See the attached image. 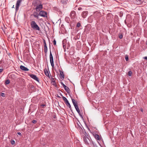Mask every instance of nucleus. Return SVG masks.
Instances as JSON below:
<instances>
[{
  "label": "nucleus",
  "instance_id": "nucleus-40",
  "mask_svg": "<svg viewBox=\"0 0 147 147\" xmlns=\"http://www.w3.org/2000/svg\"><path fill=\"white\" fill-rule=\"evenodd\" d=\"M98 132H97L96 131H94L92 133V134L93 135L94 133H95V134H98Z\"/></svg>",
  "mask_w": 147,
  "mask_h": 147
},
{
  "label": "nucleus",
  "instance_id": "nucleus-31",
  "mask_svg": "<svg viewBox=\"0 0 147 147\" xmlns=\"http://www.w3.org/2000/svg\"><path fill=\"white\" fill-rule=\"evenodd\" d=\"M53 44L54 45H55L56 44V41L55 39H54L53 41Z\"/></svg>",
  "mask_w": 147,
  "mask_h": 147
},
{
  "label": "nucleus",
  "instance_id": "nucleus-32",
  "mask_svg": "<svg viewBox=\"0 0 147 147\" xmlns=\"http://www.w3.org/2000/svg\"><path fill=\"white\" fill-rule=\"evenodd\" d=\"M37 121L36 120H33L32 121V122L34 124H35L37 123Z\"/></svg>",
  "mask_w": 147,
  "mask_h": 147
},
{
  "label": "nucleus",
  "instance_id": "nucleus-5",
  "mask_svg": "<svg viewBox=\"0 0 147 147\" xmlns=\"http://www.w3.org/2000/svg\"><path fill=\"white\" fill-rule=\"evenodd\" d=\"M38 15L43 17H47V13L43 11H40Z\"/></svg>",
  "mask_w": 147,
  "mask_h": 147
},
{
  "label": "nucleus",
  "instance_id": "nucleus-29",
  "mask_svg": "<svg viewBox=\"0 0 147 147\" xmlns=\"http://www.w3.org/2000/svg\"><path fill=\"white\" fill-rule=\"evenodd\" d=\"M125 58L126 61H128L129 60L128 56L127 55H125Z\"/></svg>",
  "mask_w": 147,
  "mask_h": 147
},
{
  "label": "nucleus",
  "instance_id": "nucleus-44",
  "mask_svg": "<svg viewBox=\"0 0 147 147\" xmlns=\"http://www.w3.org/2000/svg\"><path fill=\"white\" fill-rule=\"evenodd\" d=\"M75 107V109H76V110L77 109H78L79 108L78 105L76 106V107Z\"/></svg>",
  "mask_w": 147,
  "mask_h": 147
},
{
  "label": "nucleus",
  "instance_id": "nucleus-16",
  "mask_svg": "<svg viewBox=\"0 0 147 147\" xmlns=\"http://www.w3.org/2000/svg\"><path fill=\"white\" fill-rule=\"evenodd\" d=\"M93 136L94 137V138L97 140H100V137L98 135V134H95V133H94L93 134Z\"/></svg>",
  "mask_w": 147,
  "mask_h": 147
},
{
  "label": "nucleus",
  "instance_id": "nucleus-46",
  "mask_svg": "<svg viewBox=\"0 0 147 147\" xmlns=\"http://www.w3.org/2000/svg\"><path fill=\"white\" fill-rule=\"evenodd\" d=\"M3 69V68H1V73L2 71L4 69Z\"/></svg>",
  "mask_w": 147,
  "mask_h": 147
},
{
  "label": "nucleus",
  "instance_id": "nucleus-21",
  "mask_svg": "<svg viewBox=\"0 0 147 147\" xmlns=\"http://www.w3.org/2000/svg\"><path fill=\"white\" fill-rule=\"evenodd\" d=\"M68 1V0H61V2L63 4H66L67 3Z\"/></svg>",
  "mask_w": 147,
  "mask_h": 147
},
{
  "label": "nucleus",
  "instance_id": "nucleus-48",
  "mask_svg": "<svg viewBox=\"0 0 147 147\" xmlns=\"http://www.w3.org/2000/svg\"><path fill=\"white\" fill-rule=\"evenodd\" d=\"M67 86L66 85H65L64 86H63L64 88V89H65V88H66L67 87Z\"/></svg>",
  "mask_w": 147,
  "mask_h": 147
},
{
  "label": "nucleus",
  "instance_id": "nucleus-27",
  "mask_svg": "<svg viewBox=\"0 0 147 147\" xmlns=\"http://www.w3.org/2000/svg\"><path fill=\"white\" fill-rule=\"evenodd\" d=\"M132 74V71H128V75L129 76H131Z\"/></svg>",
  "mask_w": 147,
  "mask_h": 147
},
{
  "label": "nucleus",
  "instance_id": "nucleus-24",
  "mask_svg": "<svg viewBox=\"0 0 147 147\" xmlns=\"http://www.w3.org/2000/svg\"><path fill=\"white\" fill-rule=\"evenodd\" d=\"M65 90L69 94V93H70V90L69 88L68 87H67L66 88H65Z\"/></svg>",
  "mask_w": 147,
  "mask_h": 147
},
{
  "label": "nucleus",
  "instance_id": "nucleus-6",
  "mask_svg": "<svg viewBox=\"0 0 147 147\" xmlns=\"http://www.w3.org/2000/svg\"><path fill=\"white\" fill-rule=\"evenodd\" d=\"M28 75L32 78L39 82V80L36 75L33 74H28Z\"/></svg>",
  "mask_w": 147,
  "mask_h": 147
},
{
  "label": "nucleus",
  "instance_id": "nucleus-51",
  "mask_svg": "<svg viewBox=\"0 0 147 147\" xmlns=\"http://www.w3.org/2000/svg\"><path fill=\"white\" fill-rule=\"evenodd\" d=\"M53 118H56V116L55 115L53 116Z\"/></svg>",
  "mask_w": 147,
  "mask_h": 147
},
{
  "label": "nucleus",
  "instance_id": "nucleus-49",
  "mask_svg": "<svg viewBox=\"0 0 147 147\" xmlns=\"http://www.w3.org/2000/svg\"><path fill=\"white\" fill-rule=\"evenodd\" d=\"M67 86L66 85H65L64 86H63L64 88V89H65V88H66L67 87Z\"/></svg>",
  "mask_w": 147,
  "mask_h": 147
},
{
  "label": "nucleus",
  "instance_id": "nucleus-53",
  "mask_svg": "<svg viewBox=\"0 0 147 147\" xmlns=\"http://www.w3.org/2000/svg\"><path fill=\"white\" fill-rule=\"evenodd\" d=\"M60 95H61V96H62V97H63V95H62V94H61L60 93Z\"/></svg>",
  "mask_w": 147,
  "mask_h": 147
},
{
  "label": "nucleus",
  "instance_id": "nucleus-11",
  "mask_svg": "<svg viewBox=\"0 0 147 147\" xmlns=\"http://www.w3.org/2000/svg\"><path fill=\"white\" fill-rule=\"evenodd\" d=\"M59 71L60 74L59 75L60 78L61 79L63 80L65 77L63 72L62 71H61L60 70H59Z\"/></svg>",
  "mask_w": 147,
  "mask_h": 147
},
{
  "label": "nucleus",
  "instance_id": "nucleus-13",
  "mask_svg": "<svg viewBox=\"0 0 147 147\" xmlns=\"http://www.w3.org/2000/svg\"><path fill=\"white\" fill-rule=\"evenodd\" d=\"M20 68L21 69L25 71H28L29 70V69L28 68L22 65L20 66Z\"/></svg>",
  "mask_w": 147,
  "mask_h": 147
},
{
  "label": "nucleus",
  "instance_id": "nucleus-34",
  "mask_svg": "<svg viewBox=\"0 0 147 147\" xmlns=\"http://www.w3.org/2000/svg\"><path fill=\"white\" fill-rule=\"evenodd\" d=\"M1 96L3 97H5V94L4 93H2L1 94Z\"/></svg>",
  "mask_w": 147,
  "mask_h": 147
},
{
  "label": "nucleus",
  "instance_id": "nucleus-17",
  "mask_svg": "<svg viewBox=\"0 0 147 147\" xmlns=\"http://www.w3.org/2000/svg\"><path fill=\"white\" fill-rule=\"evenodd\" d=\"M51 83L53 85L55 86V87L57 86L55 81L54 80V79L53 78H51Z\"/></svg>",
  "mask_w": 147,
  "mask_h": 147
},
{
  "label": "nucleus",
  "instance_id": "nucleus-56",
  "mask_svg": "<svg viewBox=\"0 0 147 147\" xmlns=\"http://www.w3.org/2000/svg\"><path fill=\"white\" fill-rule=\"evenodd\" d=\"M12 8H14V5H13Z\"/></svg>",
  "mask_w": 147,
  "mask_h": 147
},
{
  "label": "nucleus",
  "instance_id": "nucleus-12",
  "mask_svg": "<svg viewBox=\"0 0 147 147\" xmlns=\"http://www.w3.org/2000/svg\"><path fill=\"white\" fill-rule=\"evenodd\" d=\"M88 14V12L86 11H85L82 12L81 15L83 18H85L87 16Z\"/></svg>",
  "mask_w": 147,
  "mask_h": 147
},
{
  "label": "nucleus",
  "instance_id": "nucleus-20",
  "mask_svg": "<svg viewBox=\"0 0 147 147\" xmlns=\"http://www.w3.org/2000/svg\"><path fill=\"white\" fill-rule=\"evenodd\" d=\"M76 111L78 112V113L80 115V117L82 118L83 119V116L82 115V113H81V112L80 111L79 109V108L78 109H77L76 110Z\"/></svg>",
  "mask_w": 147,
  "mask_h": 147
},
{
  "label": "nucleus",
  "instance_id": "nucleus-41",
  "mask_svg": "<svg viewBox=\"0 0 147 147\" xmlns=\"http://www.w3.org/2000/svg\"><path fill=\"white\" fill-rule=\"evenodd\" d=\"M40 106H42V108H44V107H46V105H45V104H42V105H41Z\"/></svg>",
  "mask_w": 147,
  "mask_h": 147
},
{
  "label": "nucleus",
  "instance_id": "nucleus-28",
  "mask_svg": "<svg viewBox=\"0 0 147 147\" xmlns=\"http://www.w3.org/2000/svg\"><path fill=\"white\" fill-rule=\"evenodd\" d=\"M123 14V13L122 11H120L119 12V16L120 17H121L122 16Z\"/></svg>",
  "mask_w": 147,
  "mask_h": 147
},
{
  "label": "nucleus",
  "instance_id": "nucleus-25",
  "mask_svg": "<svg viewBox=\"0 0 147 147\" xmlns=\"http://www.w3.org/2000/svg\"><path fill=\"white\" fill-rule=\"evenodd\" d=\"M2 47L3 50V52H4V51H5L6 52V47L4 45V44L3 45V46H2Z\"/></svg>",
  "mask_w": 147,
  "mask_h": 147
},
{
  "label": "nucleus",
  "instance_id": "nucleus-55",
  "mask_svg": "<svg viewBox=\"0 0 147 147\" xmlns=\"http://www.w3.org/2000/svg\"><path fill=\"white\" fill-rule=\"evenodd\" d=\"M125 23L126 24V20H125Z\"/></svg>",
  "mask_w": 147,
  "mask_h": 147
},
{
  "label": "nucleus",
  "instance_id": "nucleus-10",
  "mask_svg": "<svg viewBox=\"0 0 147 147\" xmlns=\"http://www.w3.org/2000/svg\"><path fill=\"white\" fill-rule=\"evenodd\" d=\"M70 16L72 19H74L76 18V15L75 11H72L70 13Z\"/></svg>",
  "mask_w": 147,
  "mask_h": 147
},
{
  "label": "nucleus",
  "instance_id": "nucleus-14",
  "mask_svg": "<svg viewBox=\"0 0 147 147\" xmlns=\"http://www.w3.org/2000/svg\"><path fill=\"white\" fill-rule=\"evenodd\" d=\"M84 135L83 136V138H87L89 141H90V140L89 139V136L88 134L86 132V131H85L84 132Z\"/></svg>",
  "mask_w": 147,
  "mask_h": 147
},
{
  "label": "nucleus",
  "instance_id": "nucleus-4",
  "mask_svg": "<svg viewBox=\"0 0 147 147\" xmlns=\"http://www.w3.org/2000/svg\"><path fill=\"white\" fill-rule=\"evenodd\" d=\"M6 62H5L3 61L2 59L1 60V67L3 68V69L7 68V65L6 63Z\"/></svg>",
  "mask_w": 147,
  "mask_h": 147
},
{
  "label": "nucleus",
  "instance_id": "nucleus-36",
  "mask_svg": "<svg viewBox=\"0 0 147 147\" xmlns=\"http://www.w3.org/2000/svg\"><path fill=\"white\" fill-rule=\"evenodd\" d=\"M11 143L12 145H13L15 144V142L13 140L11 141Z\"/></svg>",
  "mask_w": 147,
  "mask_h": 147
},
{
  "label": "nucleus",
  "instance_id": "nucleus-23",
  "mask_svg": "<svg viewBox=\"0 0 147 147\" xmlns=\"http://www.w3.org/2000/svg\"><path fill=\"white\" fill-rule=\"evenodd\" d=\"M47 46H44V51L45 53H46L47 51Z\"/></svg>",
  "mask_w": 147,
  "mask_h": 147
},
{
  "label": "nucleus",
  "instance_id": "nucleus-7",
  "mask_svg": "<svg viewBox=\"0 0 147 147\" xmlns=\"http://www.w3.org/2000/svg\"><path fill=\"white\" fill-rule=\"evenodd\" d=\"M22 0H18L16 5V11H18L19 9V6L20 5V4L21 3V2L22 1Z\"/></svg>",
  "mask_w": 147,
  "mask_h": 147
},
{
  "label": "nucleus",
  "instance_id": "nucleus-1",
  "mask_svg": "<svg viewBox=\"0 0 147 147\" xmlns=\"http://www.w3.org/2000/svg\"><path fill=\"white\" fill-rule=\"evenodd\" d=\"M30 24L31 28L33 30L39 31L40 30V28L35 21H32L30 22Z\"/></svg>",
  "mask_w": 147,
  "mask_h": 147
},
{
  "label": "nucleus",
  "instance_id": "nucleus-58",
  "mask_svg": "<svg viewBox=\"0 0 147 147\" xmlns=\"http://www.w3.org/2000/svg\"><path fill=\"white\" fill-rule=\"evenodd\" d=\"M95 128V129H96V127Z\"/></svg>",
  "mask_w": 147,
  "mask_h": 147
},
{
  "label": "nucleus",
  "instance_id": "nucleus-59",
  "mask_svg": "<svg viewBox=\"0 0 147 147\" xmlns=\"http://www.w3.org/2000/svg\"><path fill=\"white\" fill-rule=\"evenodd\" d=\"M9 147V146H8V147Z\"/></svg>",
  "mask_w": 147,
  "mask_h": 147
},
{
  "label": "nucleus",
  "instance_id": "nucleus-47",
  "mask_svg": "<svg viewBox=\"0 0 147 147\" xmlns=\"http://www.w3.org/2000/svg\"><path fill=\"white\" fill-rule=\"evenodd\" d=\"M63 48L65 49L66 48V46H65L64 45V44L63 43Z\"/></svg>",
  "mask_w": 147,
  "mask_h": 147
},
{
  "label": "nucleus",
  "instance_id": "nucleus-52",
  "mask_svg": "<svg viewBox=\"0 0 147 147\" xmlns=\"http://www.w3.org/2000/svg\"><path fill=\"white\" fill-rule=\"evenodd\" d=\"M140 110H141V111L142 112L143 111V109L142 108Z\"/></svg>",
  "mask_w": 147,
  "mask_h": 147
},
{
  "label": "nucleus",
  "instance_id": "nucleus-19",
  "mask_svg": "<svg viewBox=\"0 0 147 147\" xmlns=\"http://www.w3.org/2000/svg\"><path fill=\"white\" fill-rule=\"evenodd\" d=\"M87 139V138H84L83 140L85 143V144H86L88 145V146H89V143L88 142V141Z\"/></svg>",
  "mask_w": 147,
  "mask_h": 147
},
{
  "label": "nucleus",
  "instance_id": "nucleus-37",
  "mask_svg": "<svg viewBox=\"0 0 147 147\" xmlns=\"http://www.w3.org/2000/svg\"><path fill=\"white\" fill-rule=\"evenodd\" d=\"M123 35L122 34H121L120 35H119V38L120 39H121L123 38Z\"/></svg>",
  "mask_w": 147,
  "mask_h": 147
},
{
  "label": "nucleus",
  "instance_id": "nucleus-35",
  "mask_svg": "<svg viewBox=\"0 0 147 147\" xmlns=\"http://www.w3.org/2000/svg\"><path fill=\"white\" fill-rule=\"evenodd\" d=\"M91 144H92V145H93L94 146H95L96 145V144H95V143H94V142L92 140H91Z\"/></svg>",
  "mask_w": 147,
  "mask_h": 147
},
{
  "label": "nucleus",
  "instance_id": "nucleus-30",
  "mask_svg": "<svg viewBox=\"0 0 147 147\" xmlns=\"http://www.w3.org/2000/svg\"><path fill=\"white\" fill-rule=\"evenodd\" d=\"M3 24V26H4V27H2L1 28L2 29V30H3V31L4 32V33L5 34V27L4 25Z\"/></svg>",
  "mask_w": 147,
  "mask_h": 147
},
{
  "label": "nucleus",
  "instance_id": "nucleus-26",
  "mask_svg": "<svg viewBox=\"0 0 147 147\" xmlns=\"http://www.w3.org/2000/svg\"><path fill=\"white\" fill-rule=\"evenodd\" d=\"M10 82V80H7L5 81V85H7L9 84Z\"/></svg>",
  "mask_w": 147,
  "mask_h": 147
},
{
  "label": "nucleus",
  "instance_id": "nucleus-33",
  "mask_svg": "<svg viewBox=\"0 0 147 147\" xmlns=\"http://www.w3.org/2000/svg\"><path fill=\"white\" fill-rule=\"evenodd\" d=\"M77 27H80V26H81V24H80V23H79V22H78L77 24Z\"/></svg>",
  "mask_w": 147,
  "mask_h": 147
},
{
  "label": "nucleus",
  "instance_id": "nucleus-50",
  "mask_svg": "<svg viewBox=\"0 0 147 147\" xmlns=\"http://www.w3.org/2000/svg\"><path fill=\"white\" fill-rule=\"evenodd\" d=\"M144 58L146 60H147V57H144Z\"/></svg>",
  "mask_w": 147,
  "mask_h": 147
},
{
  "label": "nucleus",
  "instance_id": "nucleus-18",
  "mask_svg": "<svg viewBox=\"0 0 147 147\" xmlns=\"http://www.w3.org/2000/svg\"><path fill=\"white\" fill-rule=\"evenodd\" d=\"M44 72L45 73V74L46 75V76L49 77V78H50L49 75L48 73V72L46 68H45L44 69Z\"/></svg>",
  "mask_w": 147,
  "mask_h": 147
},
{
  "label": "nucleus",
  "instance_id": "nucleus-42",
  "mask_svg": "<svg viewBox=\"0 0 147 147\" xmlns=\"http://www.w3.org/2000/svg\"><path fill=\"white\" fill-rule=\"evenodd\" d=\"M78 9L79 11H80L82 9V8L81 7H79L78 8Z\"/></svg>",
  "mask_w": 147,
  "mask_h": 147
},
{
  "label": "nucleus",
  "instance_id": "nucleus-22",
  "mask_svg": "<svg viewBox=\"0 0 147 147\" xmlns=\"http://www.w3.org/2000/svg\"><path fill=\"white\" fill-rule=\"evenodd\" d=\"M65 21L67 23H69L70 21L69 18L68 17H66L65 18Z\"/></svg>",
  "mask_w": 147,
  "mask_h": 147
},
{
  "label": "nucleus",
  "instance_id": "nucleus-39",
  "mask_svg": "<svg viewBox=\"0 0 147 147\" xmlns=\"http://www.w3.org/2000/svg\"><path fill=\"white\" fill-rule=\"evenodd\" d=\"M43 43H44V46H45V45L46 46L47 45H46V41H45V39H43Z\"/></svg>",
  "mask_w": 147,
  "mask_h": 147
},
{
  "label": "nucleus",
  "instance_id": "nucleus-3",
  "mask_svg": "<svg viewBox=\"0 0 147 147\" xmlns=\"http://www.w3.org/2000/svg\"><path fill=\"white\" fill-rule=\"evenodd\" d=\"M50 62L51 65L53 68L54 66L53 62V57L52 55V54L51 51L50 50Z\"/></svg>",
  "mask_w": 147,
  "mask_h": 147
},
{
  "label": "nucleus",
  "instance_id": "nucleus-54",
  "mask_svg": "<svg viewBox=\"0 0 147 147\" xmlns=\"http://www.w3.org/2000/svg\"><path fill=\"white\" fill-rule=\"evenodd\" d=\"M57 96V97H58L59 98H61V97L60 96H59L58 95Z\"/></svg>",
  "mask_w": 147,
  "mask_h": 147
},
{
  "label": "nucleus",
  "instance_id": "nucleus-8",
  "mask_svg": "<svg viewBox=\"0 0 147 147\" xmlns=\"http://www.w3.org/2000/svg\"><path fill=\"white\" fill-rule=\"evenodd\" d=\"M41 3L40 1L39 0H36L35 1H34L32 2V5L34 6H36L38 5H39Z\"/></svg>",
  "mask_w": 147,
  "mask_h": 147
},
{
  "label": "nucleus",
  "instance_id": "nucleus-38",
  "mask_svg": "<svg viewBox=\"0 0 147 147\" xmlns=\"http://www.w3.org/2000/svg\"><path fill=\"white\" fill-rule=\"evenodd\" d=\"M37 14H38V13H36V14H34L33 15L34 16L35 18H38V15H37Z\"/></svg>",
  "mask_w": 147,
  "mask_h": 147
},
{
  "label": "nucleus",
  "instance_id": "nucleus-15",
  "mask_svg": "<svg viewBox=\"0 0 147 147\" xmlns=\"http://www.w3.org/2000/svg\"><path fill=\"white\" fill-rule=\"evenodd\" d=\"M71 100L74 107H76V106L78 105V103L77 101H76L75 99L72 98H71Z\"/></svg>",
  "mask_w": 147,
  "mask_h": 147
},
{
  "label": "nucleus",
  "instance_id": "nucleus-57",
  "mask_svg": "<svg viewBox=\"0 0 147 147\" xmlns=\"http://www.w3.org/2000/svg\"><path fill=\"white\" fill-rule=\"evenodd\" d=\"M146 44L147 45V41L146 42Z\"/></svg>",
  "mask_w": 147,
  "mask_h": 147
},
{
  "label": "nucleus",
  "instance_id": "nucleus-43",
  "mask_svg": "<svg viewBox=\"0 0 147 147\" xmlns=\"http://www.w3.org/2000/svg\"><path fill=\"white\" fill-rule=\"evenodd\" d=\"M17 134L19 135H20L21 136H22V135L21 134V133L20 132H18Z\"/></svg>",
  "mask_w": 147,
  "mask_h": 147
},
{
  "label": "nucleus",
  "instance_id": "nucleus-9",
  "mask_svg": "<svg viewBox=\"0 0 147 147\" xmlns=\"http://www.w3.org/2000/svg\"><path fill=\"white\" fill-rule=\"evenodd\" d=\"M42 5L41 3L39 5H38L36 6L35 9L36 10V11L39 12L40 11V10L42 9Z\"/></svg>",
  "mask_w": 147,
  "mask_h": 147
},
{
  "label": "nucleus",
  "instance_id": "nucleus-2",
  "mask_svg": "<svg viewBox=\"0 0 147 147\" xmlns=\"http://www.w3.org/2000/svg\"><path fill=\"white\" fill-rule=\"evenodd\" d=\"M63 99L65 101V103L66 105L67 106H68L70 108V110L72 112V113L74 115V113L73 112L72 110L71 109V105L69 102L67 100V99L65 97H63ZM74 116L75 117H76V116L74 115Z\"/></svg>",
  "mask_w": 147,
  "mask_h": 147
},
{
  "label": "nucleus",
  "instance_id": "nucleus-45",
  "mask_svg": "<svg viewBox=\"0 0 147 147\" xmlns=\"http://www.w3.org/2000/svg\"><path fill=\"white\" fill-rule=\"evenodd\" d=\"M61 85L63 86H64L65 85L64 84H63V83L62 82H61Z\"/></svg>",
  "mask_w": 147,
  "mask_h": 147
}]
</instances>
